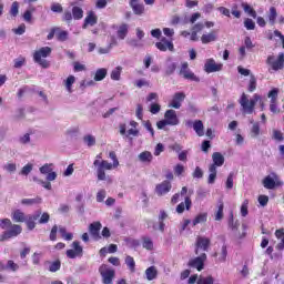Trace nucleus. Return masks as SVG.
Wrapping results in <instances>:
<instances>
[{
	"mask_svg": "<svg viewBox=\"0 0 284 284\" xmlns=\"http://www.w3.org/2000/svg\"><path fill=\"white\" fill-rule=\"evenodd\" d=\"M183 172H185V166H183V164H176L174 166V174L176 176H181V174H183Z\"/></svg>",
	"mask_w": 284,
	"mask_h": 284,
	"instance_id": "nucleus-62",
	"label": "nucleus"
},
{
	"mask_svg": "<svg viewBox=\"0 0 284 284\" xmlns=\"http://www.w3.org/2000/svg\"><path fill=\"white\" fill-rule=\"evenodd\" d=\"M145 276L149 281H154L156 276H159V271L156 270V266H150L145 270Z\"/></svg>",
	"mask_w": 284,
	"mask_h": 284,
	"instance_id": "nucleus-28",
	"label": "nucleus"
},
{
	"mask_svg": "<svg viewBox=\"0 0 284 284\" xmlns=\"http://www.w3.org/2000/svg\"><path fill=\"white\" fill-rule=\"evenodd\" d=\"M40 217H41V211H38L32 215H28L27 220L24 221L28 230L30 231L34 230V227H37V223L34 221H39Z\"/></svg>",
	"mask_w": 284,
	"mask_h": 284,
	"instance_id": "nucleus-18",
	"label": "nucleus"
},
{
	"mask_svg": "<svg viewBox=\"0 0 284 284\" xmlns=\"http://www.w3.org/2000/svg\"><path fill=\"white\" fill-rule=\"evenodd\" d=\"M207 261V254L202 253L200 256L191 258L187 263L189 267H193V270H197V272H203L205 268V262Z\"/></svg>",
	"mask_w": 284,
	"mask_h": 284,
	"instance_id": "nucleus-4",
	"label": "nucleus"
},
{
	"mask_svg": "<svg viewBox=\"0 0 284 284\" xmlns=\"http://www.w3.org/2000/svg\"><path fill=\"white\" fill-rule=\"evenodd\" d=\"M151 114H159L161 112V104L152 103L150 108Z\"/></svg>",
	"mask_w": 284,
	"mask_h": 284,
	"instance_id": "nucleus-61",
	"label": "nucleus"
},
{
	"mask_svg": "<svg viewBox=\"0 0 284 284\" xmlns=\"http://www.w3.org/2000/svg\"><path fill=\"white\" fill-rule=\"evenodd\" d=\"M19 143H21L22 145H28V143H30V133H26L22 136H20Z\"/></svg>",
	"mask_w": 284,
	"mask_h": 284,
	"instance_id": "nucleus-63",
	"label": "nucleus"
},
{
	"mask_svg": "<svg viewBox=\"0 0 284 284\" xmlns=\"http://www.w3.org/2000/svg\"><path fill=\"white\" fill-rule=\"evenodd\" d=\"M36 8L32 7L31 9L24 11L22 18L27 23H30L32 21V13L36 12Z\"/></svg>",
	"mask_w": 284,
	"mask_h": 284,
	"instance_id": "nucleus-43",
	"label": "nucleus"
},
{
	"mask_svg": "<svg viewBox=\"0 0 284 284\" xmlns=\"http://www.w3.org/2000/svg\"><path fill=\"white\" fill-rule=\"evenodd\" d=\"M138 159L141 163H152L154 156L152 155V152L143 151L138 155Z\"/></svg>",
	"mask_w": 284,
	"mask_h": 284,
	"instance_id": "nucleus-27",
	"label": "nucleus"
},
{
	"mask_svg": "<svg viewBox=\"0 0 284 284\" xmlns=\"http://www.w3.org/2000/svg\"><path fill=\"white\" fill-rule=\"evenodd\" d=\"M49 221H50V214L42 213V214H40V219H39L38 223H40V225H45V223H48Z\"/></svg>",
	"mask_w": 284,
	"mask_h": 284,
	"instance_id": "nucleus-57",
	"label": "nucleus"
},
{
	"mask_svg": "<svg viewBox=\"0 0 284 284\" xmlns=\"http://www.w3.org/2000/svg\"><path fill=\"white\" fill-rule=\"evenodd\" d=\"M52 54V48L50 47H42L38 51L33 53L34 63L41 65V68H50V62H48V57Z\"/></svg>",
	"mask_w": 284,
	"mask_h": 284,
	"instance_id": "nucleus-1",
	"label": "nucleus"
},
{
	"mask_svg": "<svg viewBox=\"0 0 284 284\" xmlns=\"http://www.w3.org/2000/svg\"><path fill=\"white\" fill-rule=\"evenodd\" d=\"M93 165L97 169V174H98V181H105L106 176H105V170H112V168H114V164L105 161V160H102V161H99V160H95L93 162Z\"/></svg>",
	"mask_w": 284,
	"mask_h": 284,
	"instance_id": "nucleus-2",
	"label": "nucleus"
},
{
	"mask_svg": "<svg viewBox=\"0 0 284 284\" xmlns=\"http://www.w3.org/2000/svg\"><path fill=\"white\" fill-rule=\"evenodd\" d=\"M210 245H211L210 239L199 236L195 243V254H199V250H203V252H207V250L210 248Z\"/></svg>",
	"mask_w": 284,
	"mask_h": 284,
	"instance_id": "nucleus-12",
	"label": "nucleus"
},
{
	"mask_svg": "<svg viewBox=\"0 0 284 284\" xmlns=\"http://www.w3.org/2000/svg\"><path fill=\"white\" fill-rule=\"evenodd\" d=\"M272 139H274L275 141H280V142L284 141L283 132H281L280 130L274 129Z\"/></svg>",
	"mask_w": 284,
	"mask_h": 284,
	"instance_id": "nucleus-54",
	"label": "nucleus"
},
{
	"mask_svg": "<svg viewBox=\"0 0 284 284\" xmlns=\"http://www.w3.org/2000/svg\"><path fill=\"white\" fill-rule=\"evenodd\" d=\"M223 207H224L223 201H220L219 205H217V211L215 213V221H222V219H223Z\"/></svg>",
	"mask_w": 284,
	"mask_h": 284,
	"instance_id": "nucleus-45",
	"label": "nucleus"
},
{
	"mask_svg": "<svg viewBox=\"0 0 284 284\" xmlns=\"http://www.w3.org/2000/svg\"><path fill=\"white\" fill-rule=\"evenodd\" d=\"M9 14H11V17H17L19 14V2L18 1L12 2Z\"/></svg>",
	"mask_w": 284,
	"mask_h": 284,
	"instance_id": "nucleus-46",
	"label": "nucleus"
},
{
	"mask_svg": "<svg viewBox=\"0 0 284 284\" xmlns=\"http://www.w3.org/2000/svg\"><path fill=\"white\" fill-rule=\"evenodd\" d=\"M193 130L197 134V136H203L205 134V132L203 131L204 130L203 121L196 120L193 123Z\"/></svg>",
	"mask_w": 284,
	"mask_h": 284,
	"instance_id": "nucleus-29",
	"label": "nucleus"
},
{
	"mask_svg": "<svg viewBox=\"0 0 284 284\" xmlns=\"http://www.w3.org/2000/svg\"><path fill=\"white\" fill-rule=\"evenodd\" d=\"M77 81V78L74 75H69L67 80L64 81L65 89L71 94L72 92V85H74V82Z\"/></svg>",
	"mask_w": 284,
	"mask_h": 284,
	"instance_id": "nucleus-36",
	"label": "nucleus"
},
{
	"mask_svg": "<svg viewBox=\"0 0 284 284\" xmlns=\"http://www.w3.org/2000/svg\"><path fill=\"white\" fill-rule=\"evenodd\" d=\"M164 72L166 77H172L176 72V63L172 61V58H169L164 62Z\"/></svg>",
	"mask_w": 284,
	"mask_h": 284,
	"instance_id": "nucleus-19",
	"label": "nucleus"
},
{
	"mask_svg": "<svg viewBox=\"0 0 284 284\" xmlns=\"http://www.w3.org/2000/svg\"><path fill=\"white\" fill-rule=\"evenodd\" d=\"M212 161L213 163L210 164V166L222 168V165L225 163V156L221 152H214L212 154Z\"/></svg>",
	"mask_w": 284,
	"mask_h": 284,
	"instance_id": "nucleus-20",
	"label": "nucleus"
},
{
	"mask_svg": "<svg viewBox=\"0 0 284 284\" xmlns=\"http://www.w3.org/2000/svg\"><path fill=\"white\" fill-rule=\"evenodd\" d=\"M52 163L44 164L40 168L42 174H47V181H57V172L52 171Z\"/></svg>",
	"mask_w": 284,
	"mask_h": 284,
	"instance_id": "nucleus-14",
	"label": "nucleus"
},
{
	"mask_svg": "<svg viewBox=\"0 0 284 284\" xmlns=\"http://www.w3.org/2000/svg\"><path fill=\"white\" fill-rule=\"evenodd\" d=\"M170 190H172V183L168 180L155 186V193L158 194V196H165V194H168Z\"/></svg>",
	"mask_w": 284,
	"mask_h": 284,
	"instance_id": "nucleus-10",
	"label": "nucleus"
},
{
	"mask_svg": "<svg viewBox=\"0 0 284 284\" xmlns=\"http://www.w3.org/2000/svg\"><path fill=\"white\" fill-rule=\"evenodd\" d=\"M190 207H192V200L190 199V196H186L184 199V202L180 203L175 211L178 214H183L185 212V210H190Z\"/></svg>",
	"mask_w": 284,
	"mask_h": 284,
	"instance_id": "nucleus-23",
	"label": "nucleus"
},
{
	"mask_svg": "<svg viewBox=\"0 0 284 284\" xmlns=\"http://www.w3.org/2000/svg\"><path fill=\"white\" fill-rule=\"evenodd\" d=\"M7 270H11V272H17L19 270V264L14 263V261L9 260L6 265Z\"/></svg>",
	"mask_w": 284,
	"mask_h": 284,
	"instance_id": "nucleus-52",
	"label": "nucleus"
},
{
	"mask_svg": "<svg viewBox=\"0 0 284 284\" xmlns=\"http://www.w3.org/2000/svg\"><path fill=\"white\" fill-rule=\"evenodd\" d=\"M250 205V200H244L242 205H241V216H247L248 214V211H247V207Z\"/></svg>",
	"mask_w": 284,
	"mask_h": 284,
	"instance_id": "nucleus-47",
	"label": "nucleus"
},
{
	"mask_svg": "<svg viewBox=\"0 0 284 284\" xmlns=\"http://www.w3.org/2000/svg\"><path fill=\"white\" fill-rule=\"evenodd\" d=\"M72 247L80 256H83V247L81 246V243L79 241H74L72 243Z\"/></svg>",
	"mask_w": 284,
	"mask_h": 284,
	"instance_id": "nucleus-51",
	"label": "nucleus"
},
{
	"mask_svg": "<svg viewBox=\"0 0 284 284\" xmlns=\"http://www.w3.org/2000/svg\"><path fill=\"white\" fill-rule=\"evenodd\" d=\"M214 256H219L221 263H225L227 258V246L223 245L220 253H214Z\"/></svg>",
	"mask_w": 284,
	"mask_h": 284,
	"instance_id": "nucleus-37",
	"label": "nucleus"
},
{
	"mask_svg": "<svg viewBox=\"0 0 284 284\" xmlns=\"http://www.w3.org/2000/svg\"><path fill=\"white\" fill-rule=\"evenodd\" d=\"M242 8L246 14H250V17H253V19H256V11L252 9V6H250L247 2H242Z\"/></svg>",
	"mask_w": 284,
	"mask_h": 284,
	"instance_id": "nucleus-39",
	"label": "nucleus"
},
{
	"mask_svg": "<svg viewBox=\"0 0 284 284\" xmlns=\"http://www.w3.org/2000/svg\"><path fill=\"white\" fill-rule=\"evenodd\" d=\"M250 123L252 124L250 131L251 139H258V136H261V124H258V122H254V120H250Z\"/></svg>",
	"mask_w": 284,
	"mask_h": 284,
	"instance_id": "nucleus-25",
	"label": "nucleus"
},
{
	"mask_svg": "<svg viewBox=\"0 0 284 284\" xmlns=\"http://www.w3.org/2000/svg\"><path fill=\"white\" fill-rule=\"evenodd\" d=\"M274 179H276V174H273V178L272 175L264 178L263 185L266 190H274L276 187V181Z\"/></svg>",
	"mask_w": 284,
	"mask_h": 284,
	"instance_id": "nucleus-26",
	"label": "nucleus"
},
{
	"mask_svg": "<svg viewBox=\"0 0 284 284\" xmlns=\"http://www.w3.org/2000/svg\"><path fill=\"white\" fill-rule=\"evenodd\" d=\"M21 232H23L21 225L12 224L10 230L4 231L3 234L0 235V241L3 243V241H8V239H14L16 236H19Z\"/></svg>",
	"mask_w": 284,
	"mask_h": 284,
	"instance_id": "nucleus-6",
	"label": "nucleus"
},
{
	"mask_svg": "<svg viewBox=\"0 0 284 284\" xmlns=\"http://www.w3.org/2000/svg\"><path fill=\"white\" fill-rule=\"evenodd\" d=\"M276 17H278V13L276 12V8L271 7L270 13H268V21L271 26H274V23H276Z\"/></svg>",
	"mask_w": 284,
	"mask_h": 284,
	"instance_id": "nucleus-41",
	"label": "nucleus"
},
{
	"mask_svg": "<svg viewBox=\"0 0 284 284\" xmlns=\"http://www.w3.org/2000/svg\"><path fill=\"white\" fill-rule=\"evenodd\" d=\"M11 225H12V221H10V219L0 220L1 230H8L9 227H11Z\"/></svg>",
	"mask_w": 284,
	"mask_h": 284,
	"instance_id": "nucleus-53",
	"label": "nucleus"
},
{
	"mask_svg": "<svg viewBox=\"0 0 284 284\" xmlns=\"http://www.w3.org/2000/svg\"><path fill=\"white\" fill-rule=\"evenodd\" d=\"M61 270V261H54L49 266V272H59Z\"/></svg>",
	"mask_w": 284,
	"mask_h": 284,
	"instance_id": "nucleus-50",
	"label": "nucleus"
},
{
	"mask_svg": "<svg viewBox=\"0 0 284 284\" xmlns=\"http://www.w3.org/2000/svg\"><path fill=\"white\" fill-rule=\"evenodd\" d=\"M83 142L85 143V145H88V148H92L93 145H97V138L89 134L83 138Z\"/></svg>",
	"mask_w": 284,
	"mask_h": 284,
	"instance_id": "nucleus-40",
	"label": "nucleus"
},
{
	"mask_svg": "<svg viewBox=\"0 0 284 284\" xmlns=\"http://www.w3.org/2000/svg\"><path fill=\"white\" fill-rule=\"evenodd\" d=\"M183 101H185V93L176 92L173 95V99H172L169 108H174L175 110H180L181 109V103H183Z\"/></svg>",
	"mask_w": 284,
	"mask_h": 284,
	"instance_id": "nucleus-16",
	"label": "nucleus"
},
{
	"mask_svg": "<svg viewBox=\"0 0 284 284\" xmlns=\"http://www.w3.org/2000/svg\"><path fill=\"white\" fill-rule=\"evenodd\" d=\"M105 77H108V69L101 68L95 71L93 79L94 81H103Z\"/></svg>",
	"mask_w": 284,
	"mask_h": 284,
	"instance_id": "nucleus-30",
	"label": "nucleus"
},
{
	"mask_svg": "<svg viewBox=\"0 0 284 284\" xmlns=\"http://www.w3.org/2000/svg\"><path fill=\"white\" fill-rule=\"evenodd\" d=\"M223 70L222 63H216L214 59H207L204 64V71L207 72V74H212V72H221Z\"/></svg>",
	"mask_w": 284,
	"mask_h": 284,
	"instance_id": "nucleus-9",
	"label": "nucleus"
},
{
	"mask_svg": "<svg viewBox=\"0 0 284 284\" xmlns=\"http://www.w3.org/2000/svg\"><path fill=\"white\" fill-rule=\"evenodd\" d=\"M239 103L241 105V111L243 114H253L254 112V102L250 101V98L247 94L243 93L239 100Z\"/></svg>",
	"mask_w": 284,
	"mask_h": 284,
	"instance_id": "nucleus-7",
	"label": "nucleus"
},
{
	"mask_svg": "<svg viewBox=\"0 0 284 284\" xmlns=\"http://www.w3.org/2000/svg\"><path fill=\"white\" fill-rule=\"evenodd\" d=\"M124 263L129 267L130 272L134 273L136 271V262H134V257L128 255Z\"/></svg>",
	"mask_w": 284,
	"mask_h": 284,
	"instance_id": "nucleus-32",
	"label": "nucleus"
},
{
	"mask_svg": "<svg viewBox=\"0 0 284 284\" xmlns=\"http://www.w3.org/2000/svg\"><path fill=\"white\" fill-rule=\"evenodd\" d=\"M42 199L37 196L36 199H22L21 200V205H39L41 203Z\"/></svg>",
	"mask_w": 284,
	"mask_h": 284,
	"instance_id": "nucleus-31",
	"label": "nucleus"
},
{
	"mask_svg": "<svg viewBox=\"0 0 284 284\" xmlns=\"http://www.w3.org/2000/svg\"><path fill=\"white\" fill-rule=\"evenodd\" d=\"M99 23V17H97V13L94 11H88L87 17L84 19V23L82 26L83 30L88 28V26H97Z\"/></svg>",
	"mask_w": 284,
	"mask_h": 284,
	"instance_id": "nucleus-15",
	"label": "nucleus"
},
{
	"mask_svg": "<svg viewBox=\"0 0 284 284\" xmlns=\"http://www.w3.org/2000/svg\"><path fill=\"white\" fill-rule=\"evenodd\" d=\"M58 41H68V31H59L57 33Z\"/></svg>",
	"mask_w": 284,
	"mask_h": 284,
	"instance_id": "nucleus-64",
	"label": "nucleus"
},
{
	"mask_svg": "<svg viewBox=\"0 0 284 284\" xmlns=\"http://www.w3.org/2000/svg\"><path fill=\"white\" fill-rule=\"evenodd\" d=\"M141 0H131L130 7L132 8L134 14L141 17V14L145 13V6L139 3Z\"/></svg>",
	"mask_w": 284,
	"mask_h": 284,
	"instance_id": "nucleus-21",
	"label": "nucleus"
},
{
	"mask_svg": "<svg viewBox=\"0 0 284 284\" xmlns=\"http://www.w3.org/2000/svg\"><path fill=\"white\" fill-rule=\"evenodd\" d=\"M244 27L246 28V30H254V28H256V23L254 22V20L248 18L244 21Z\"/></svg>",
	"mask_w": 284,
	"mask_h": 284,
	"instance_id": "nucleus-58",
	"label": "nucleus"
},
{
	"mask_svg": "<svg viewBox=\"0 0 284 284\" xmlns=\"http://www.w3.org/2000/svg\"><path fill=\"white\" fill-rule=\"evenodd\" d=\"M257 201H258V203H260V205L262 207H265V205H267V203H270V196H267V195H260L257 197Z\"/></svg>",
	"mask_w": 284,
	"mask_h": 284,
	"instance_id": "nucleus-56",
	"label": "nucleus"
},
{
	"mask_svg": "<svg viewBox=\"0 0 284 284\" xmlns=\"http://www.w3.org/2000/svg\"><path fill=\"white\" fill-rule=\"evenodd\" d=\"M142 247H144V250L152 251L154 250V242H152V239L150 237H143Z\"/></svg>",
	"mask_w": 284,
	"mask_h": 284,
	"instance_id": "nucleus-42",
	"label": "nucleus"
},
{
	"mask_svg": "<svg viewBox=\"0 0 284 284\" xmlns=\"http://www.w3.org/2000/svg\"><path fill=\"white\" fill-rule=\"evenodd\" d=\"M128 30H129L128 24L122 23L118 29V39H121V40L125 39L128 37Z\"/></svg>",
	"mask_w": 284,
	"mask_h": 284,
	"instance_id": "nucleus-33",
	"label": "nucleus"
},
{
	"mask_svg": "<svg viewBox=\"0 0 284 284\" xmlns=\"http://www.w3.org/2000/svg\"><path fill=\"white\" fill-rule=\"evenodd\" d=\"M121 72H123V67H115L111 71V79H112V81H121Z\"/></svg>",
	"mask_w": 284,
	"mask_h": 284,
	"instance_id": "nucleus-34",
	"label": "nucleus"
},
{
	"mask_svg": "<svg viewBox=\"0 0 284 284\" xmlns=\"http://www.w3.org/2000/svg\"><path fill=\"white\" fill-rule=\"evenodd\" d=\"M225 185H226V190H232V187H234V173L229 174Z\"/></svg>",
	"mask_w": 284,
	"mask_h": 284,
	"instance_id": "nucleus-49",
	"label": "nucleus"
},
{
	"mask_svg": "<svg viewBox=\"0 0 284 284\" xmlns=\"http://www.w3.org/2000/svg\"><path fill=\"white\" fill-rule=\"evenodd\" d=\"M164 120L168 122L169 125H179V116L176 115V111L174 110H166L164 113Z\"/></svg>",
	"mask_w": 284,
	"mask_h": 284,
	"instance_id": "nucleus-17",
	"label": "nucleus"
},
{
	"mask_svg": "<svg viewBox=\"0 0 284 284\" xmlns=\"http://www.w3.org/2000/svg\"><path fill=\"white\" fill-rule=\"evenodd\" d=\"M101 222H93L89 225V234L94 239V241L101 240Z\"/></svg>",
	"mask_w": 284,
	"mask_h": 284,
	"instance_id": "nucleus-13",
	"label": "nucleus"
},
{
	"mask_svg": "<svg viewBox=\"0 0 284 284\" xmlns=\"http://www.w3.org/2000/svg\"><path fill=\"white\" fill-rule=\"evenodd\" d=\"M209 172H210V174H209V179H207V183L210 184V185H212V184H214V182L216 181V168H214V166H209Z\"/></svg>",
	"mask_w": 284,
	"mask_h": 284,
	"instance_id": "nucleus-38",
	"label": "nucleus"
},
{
	"mask_svg": "<svg viewBox=\"0 0 284 284\" xmlns=\"http://www.w3.org/2000/svg\"><path fill=\"white\" fill-rule=\"evenodd\" d=\"M99 274L102 276L103 284H112L114 276H116V272L106 264L100 265Z\"/></svg>",
	"mask_w": 284,
	"mask_h": 284,
	"instance_id": "nucleus-3",
	"label": "nucleus"
},
{
	"mask_svg": "<svg viewBox=\"0 0 284 284\" xmlns=\"http://www.w3.org/2000/svg\"><path fill=\"white\" fill-rule=\"evenodd\" d=\"M256 90V78L251 75L250 83H248V92H254Z\"/></svg>",
	"mask_w": 284,
	"mask_h": 284,
	"instance_id": "nucleus-60",
	"label": "nucleus"
},
{
	"mask_svg": "<svg viewBox=\"0 0 284 284\" xmlns=\"http://www.w3.org/2000/svg\"><path fill=\"white\" fill-rule=\"evenodd\" d=\"M207 221V213H200L194 220L193 225H199V223H205Z\"/></svg>",
	"mask_w": 284,
	"mask_h": 284,
	"instance_id": "nucleus-44",
	"label": "nucleus"
},
{
	"mask_svg": "<svg viewBox=\"0 0 284 284\" xmlns=\"http://www.w3.org/2000/svg\"><path fill=\"white\" fill-rule=\"evenodd\" d=\"M51 11L61 14V12H63V7L61 6V3L54 2L51 4Z\"/></svg>",
	"mask_w": 284,
	"mask_h": 284,
	"instance_id": "nucleus-59",
	"label": "nucleus"
},
{
	"mask_svg": "<svg viewBox=\"0 0 284 284\" xmlns=\"http://www.w3.org/2000/svg\"><path fill=\"white\" fill-rule=\"evenodd\" d=\"M197 284H214V277H212V275L200 277L197 280Z\"/></svg>",
	"mask_w": 284,
	"mask_h": 284,
	"instance_id": "nucleus-48",
	"label": "nucleus"
},
{
	"mask_svg": "<svg viewBox=\"0 0 284 284\" xmlns=\"http://www.w3.org/2000/svg\"><path fill=\"white\" fill-rule=\"evenodd\" d=\"M32 169H33V165L32 164H26L23 168H22V170H21V172H20V174H22V176H28V174H30V172H32Z\"/></svg>",
	"mask_w": 284,
	"mask_h": 284,
	"instance_id": "nucleus-55",
	"label": "nucleus"
},
{
	"mask_svg": "<svg viewBox=\"0 0 284 284\" xmlns=\"http://www.w3.org/2000/svg\"><path fill=\"white\" fill-rule=\"evenodd\" d=\"M11 219L14 223H26L28 215L18 209L11 213Z\"/></svg>",
	"mask_w": 284,
	"mask_h": 284,
	"instance_id": "nucleus-22",
	"label": "nucleus"
},
{
	"mask_svg": "<svg viewBox=\"0 0 284 284\" xmlns=\"http://www.w3.org/2000/svg\"><path fill=\"white\" fill-rule=\"evenodd\" d=\"M267 65L272 68L275 72L278 70H283L284 68V53H280L277 59L274 55H268L266 59Z\"/></svg>",
	"mask_w": 284,
	"mask_h": 284,
	"instance_id": "nucleus-5",
	"label": "nucleus"
},
{
	"mask_svg": "<svg viewBox=\"0 0 284 284\" xmlns=\"http://www.w3.org/2000/svg\"><path fill=\"white\" fill-rule=\"evenodd\" d=\"M72 16L75 21H81L83 19V9L81 7H73Z\"/></svg>",
	"mask_w": 284,
	"mask_h": 284,
	"instance_id": "nucleus-35",
	"label": "nucleus"
},
{
	"mask_svg": "<svg viewBox=\"0 0 284 284\" xmlns=\"http://www.w3.org/2000/svg\"><path fill=\"white\" fill-rule=\"evenodd\" d=\"M180 74L184 77V79H187L189 81H196L199 82V78L194 74V72L190 71L187 62L182 63Z\"/></svg>",
	"mask_w": 284,
	"mask_h": 284,
	"instance_id": "nucleus-11",
	"label": "nucleus"
},
{
	"mask_svg": "<svg viewBox=\"0 0 284 284\" xmlns=\"http://www.w3.org/2000/svg\"><path fill=\"white\" fill-rule=\"evenodd\" d=\"M219 39V37L216 36V31H211L209 33H204L201 37V41L204 45H207V43H213L214 41H216Z\"/></svg>",
	"mask_w": 284,
	"mask_h": 284,
	"instance_id": "nucleus-24",
	"label": "nucleus"
},
{
	"mask_svg": "<svg viewBox=\"0 0 284 284\" xmlns=\"http://www.w3.org/2000/svg\"><path fill=\"white\" fill-rule=\"evenodd\" d=\"M155 48H158L160 52H168V50L169 52H174V43L165 37L161 38V41L155 43Z\"/></svg>",
	"mask_w": 284,
	"mask_h": 284,
	"instance_id": "nucleus-8",
	"label": "nucleus"
}]
</instances>
